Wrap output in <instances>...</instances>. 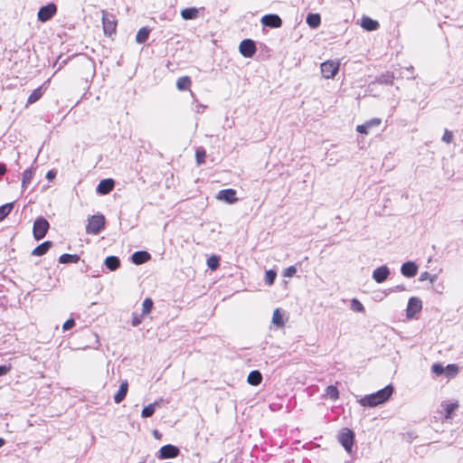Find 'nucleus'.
<instances>
[{"instance_id": "1", "label": "nucleus", "mask_w": 463, "mask_h": 463, "mask_svg": "<svg viewBox=\"0 0 463 463\" xmlns=\"http://www.w3.org/2000/svg\"><path fill=\"white\" fill-rule=\"evenodd\" d=\"M393 387L387 385L374 393L362 397L358 402L363 407H375L385 402L392 394Z\"/></svg>"}, {"instance_id": "2", "label": "nucleus", "mask_w": 463, "mask_h": 463, "mask_svg": "<svg viewBox=\"0 0 463 463\" xmlns=\"http://www.w3.org/2000/svg\"><path fill=\"white\" fill-rule=\"evenodd\" d=\"M105 227V218L102 214L92 215L88 220L86 232L99 234Z\"/></svg>"}, {"instance_id": "3", "label": "nucleus", "mask_w": 463, "mask_h": 463, "mask_svg": "<svg viewBox=\"0 0 463 463\" xmlns=\"http://www.w3.org/2000/svg\"><path fill=\"white\" fill-rule=\"evenodd\" d=\"M50 224L46 219L43 217L37 218L33 222V234L36 241H40L45 237Z\"/></svg>"}, {"instance_id": "4", "label": "nucleus", "mask_w": 463, "mask_h": 463, "mask_svg": "<svg viewBox=\"0 0 463 463\" xmlns=\"http://www.w3.org/2000/svg\"><path fill=\"white\" fill-rule=\"evenodd\" d=\"M354 440V433L348 428H344L338 434V441L348 452H352L353 445Z\"/></svg>"}, {"instance_id": "5", "label": "nucleus", "mask_w": 463, "mask_h": 463, "mask_svg": "<svg viewBox=\"0 0 463 463\" xmlns=\"http://www.w3.org/2000/svg\"><path fill=\"white\" fill-rule=\"evenodd\" d=\"M340 63L338 61H326L321 63V73L326 79H333L338 72Z\"/></svg>"}, {"instance_id": "6", "label": "nucleus", "mask_w": 463, "mask_h": 463, "mask_svg": "<svg viewBox=\"0 0 463 463\" xmlns=\"http://www.w3.org/2000/svg\"><path fill=\"white\" fill-rule=\"evenodd\" d=\"M57 13V6L51 3L47 5L42 6L38 11V20L40 22L45 23L49 21L52 17H53Z\"/></svg>"}, {"instance_id": "7", "label": "nucleus", "mask_w": 463, "mask_h": 463, "mask_svg": "<svg viewBox=\"0 0 463 463\" xmlns=\"http://www.w3.org/2000/svg\"><path fill=\"white\" fill-rule=\"evenodd\" d=\"M180 453V449L174 445L168 444L161 447L157 458L159 459L175 458Z\"/></svg>"}, {"instance_id": "8", "label": "nucleus", "mask_w": 463, "mask_h": 463, "mask_svg": "<svg viewBox=\"0 0 463 463\" xmlns=\"http://www.w3.org/2000/svg\"><path fill=\"white\" fill-rule=\"evenodd\" d=\"M239 50L243 57L251 58L256 52L255 43L250 39H245L241 42Z\"/></svg>"}, {"instance_id": "9", "label": "nucleus", "mask_w": 463, "mask_h": 463, "mask_svg": "<svg viewBox=\"0 0 463 463\" xmlns=\"http://www.w3.org/2000/svg\"><path fill=\"white\" fill-rule=\"evenodd\" d=\"M102 24L105 34L111 35L116 32L117 23L113 15L103 12Z\"/></svg>"}, {"instance_id": "10", "label": "nucleus", "mask_w": 463, "mask_h": 463, "mask_svg": "<svg viewBox=\"0 0 463 463\" xmlns=\"http://www.w3.org/2000/svg\"><path fill=\"white\" fill-rule=\"evenodd\" d=\"M422 308V303L418 298L412 297L409 299L406 315L408 317H413Z\"/></svg>"}, {"instance_id": "11", "label": "nucleus", "mask_w": 463, "mask_h": 463, "mask_svg": "<svg viewBox=\"0 0 463 463\" xmlns=\"http://www.w3.org/2000/svg\"><path fill=\"white\" fill-rule=\"evenodd\" d=\"M216 198L220 201H223L228 203H234L238 201L236 196V191L234 189H223L219 191L216 195Z\"/></svg>"}, {"instance_id": "12", "label": "nucleus", "mask_w": 463, "mask_h": 463, "mask_svg": "<svg viewBox=\"0 0 463 463\" xmlns=\"http://www.w3.org/2000/svg\"><path fill=\"white\" fill-rule=\"evenodd\" d=\"M381 118H373L370 120H367L365 123L362 125H358L356 127V131L361 134L368 135L372 128H378L381 125Z\"/></svg>"}, {"instance_id": "13", "label": "nucleus", "mask_w": 463, "mask_h": 463, "mask_svg": "<svg viewBox=\"0 0 463 463\" xmlns=\"http://www.w3.org/2000/svg\"><path fill=\"white\" fill-rule=\"evenodd\" d=\"M261 23L270 28H279L282 25V20L278 14H266L261 18Z\"/></svg>"}, {"instance_id": "14", "label": "nucleus", "mask_w": 463, "mask_h": 463, "mask_svg": "<svg viewBox=\"0 0 463 463\" xmlns=\"http://www.w3.org/2000/svg\"><path fill=\"white\" fill-rule=\"evenodd\" d=\"M389 275H390L389 268L387 266L383 265V266H381V267H378L377 269H375L373 271L372 277L377 283H383L387 279Z\"/></svg>"}, {"instance_id": "15", "label": "nucleus", "mask_w": 463, "mask_h": 463, "mask_svg": "<svg viewBox=\"0 0 463 463\" xmlns=\"http://www.w3.org/2000/svg\"><path fill=\"white\" fill-rule=\"evenodd\" d=\"M401 272L404 277L413 278L418 272V266L413 261H407L402 265Z\"/></svg>"}, {"instance_id": "16", "label": "nucleus", "mask_w": 463, "mask_h": 463, "mask_svg": "<svg viewBox=\"0 0 463 463\" xmlns=\"http://www.w3.org/2000/svg\"><path fill=\"white\" fill-rule=\"evenodd\" d=\"M114 188V181L112 179L101 180L97 186V193L99 194H108Z\"/></svg>"}, {"instance_id": "17", "label": "nucleus", "mask_w": 463, "mask_h": 463, "mask_svg": "<svg viewBox=\"0 0 463 463\" xmlns=\"http://www.w3.org/2000/svg\"><path fill=\"white\" fill-rule=\"evenodd\" d=\"M151 256L147 251H136L132 254V262L136 265L143 264L150 260Z\"/></svg>"}, {"instance_id": "18", "label": "nucleus", "mask_w": 463, "mask_h": 463, "mask_svg": "<svg viewBox=\"0 0 463 463\" xmlns=\"http://www.w3.org/2000/svg\"><path fill=\"white\" fill-rule=\"evenodd\" d=\"M128 390V383L127 381H124L123 383H121L118 391L114 395V402L116 403L121 402L126 398Z\"/></svg>"}, {"instance_id": "19", "label": "nucleus", "mask_w": 463, "mask_h": 463, "mask_svg": "<svg viewBox=\"0 0 463 463\" xmlns=\"http://www.w3.org/2000/svg\"><path fill=\"white\" fill-rule=\"evenodd\" d=\"M199 15V9L196 7H188L181 11V16L184 20L196 19Z\"/></svg>"}, {"instance_id": "20", "label": "nucleus", "mask_w": 463, "mask_h": 463, "mask_svg": "<svg viewBox=\"0 0 463 463\" xmlns=\"http://www.w3.org/2000/svg\"><path fill=\"white\" fill-rule=\"evenodd\" d=\"M52 246V242L50 241H46L43 242L42 244L38 245L34 250L32 251V255L33 256H43L50 250V248Z\"/></svg>"}, {"instance_id": "21", "label": "nucleus", "mask_w": 463, "mask_h": 463, "mask_svg": "<svg viewBox=\"0 0 463 463\" xmlns=\"http://www.w3.org/2000/svg\"><path fill=\"white\" fill-rule=\"evenodd\" d=\"M306 22L309 27L316 29L319 27L321 24V17L319 14L309 13L307 15Z\"/></svg>"}, {"instance_id": "22", "label": "nucleus", "mask_w": 463, "mask_h": 463, "mask_svg": "<svg viewBox=\"0 0 463 463\" xmlns=\"http://www.w3.org/2000/svg\"><path fill=\"white\" fill-rule=\"evenodd\" d=\"M105 266L111 271L118 269L120 266V260L116 256H109L105 259Z\"/></svg>"}, {"instance_id": "23", "label": "nucleus", "mask_w": 463, "mask_h": 463, "mask_svg": "<svg viewBox=\"0 0 463 463\" xmlns=\"http://www.w3.org/2000/svg\"><path fill=\"white\" fill-rule=\"evenodd\" d=\"M362 26L367 31H375L379 27V23L370 17L364 16L362 18Z\"/></svg>"}, {"instance_id": "24", "label": "nucleus", "mask_w": 463, "mask_h": 463, "mask_svg": "<svg viewBox=\"0 0 463 463\" xmlns=\"http://www.w3.org/2000/svg\"><path fill=\"white\" fill-rule=\"evenodd\" d=\"M247 381L250 385L257 386L261 383L262 375L257 370L251 371L248 375Z\"/></svg>"}, {"instance_id": "25", "label": "nucleus", "mask_w": 463, "mask_h": 463, "mask_svg": "<svg viewBox=\"0 0 463 463\" xmlns=\"http://www.w3.org/2000/svg\"><path fill=\"white\" fill-rule=\"evenodd\" d=\"M150 33V29L148 27H142L138 30L136 35V41L137 43H144L147 41Z\"/></svg>"}, {"instance_id": "26", "label": "nucleus", "mask_w": 463, "mask_h": 463, "mask_svg": "<svg viewBox=\"0 0 463 463\" xmlns=\"http://www.w3.org/2000/svg\"><path fill=\"white\" fill-rule=\"evenodd\" d=\"M283 317L281 310L279 308H276L273 312L272 323L278 327L284 326L285 321Z\"/></svg>"}, {"instance_id": "27", "label": "nucleus", "mask_w": 463, "mask_h": 463, "mask_svg": "<svg viewBox=\"0 0 463 463\" xmlns=\"http://www.w3.org/2000/svg\"><path fill=\"white\" fill-rule=\"evenodd\" d=\"M191 84H192V80H191L190 77L184 76V77H180L177 80V81H176V88L179 90H186L190 89Z\"/></svg>"}, {"instance_id": "28", "label": "nucleus", "mask_w": 463, "mask_h": 463, "mask_svg": "<svg viewBox=\"0 0 463 463\" xmlns=\"http://www.w3.org/2000/svg\"><path fill=\"white\" fill-rule=\"evenodd\" d=\"M80 260V256L77 254L64 253L60 256L59 262L62 264L77 263Z\"/></svg>"}, {"instance_id": "29", "label": "nucleus", "mask_w": 463, "mask_h": 463, "mask_svg": "<svg viewBox=\"0 0 463 463\" xmlns=\"http://www.w3.org/2000/svg\"><path fill=\"white\" fill-rule=\"evenodd\" d=\"M44 93V90L43 87H39L37 89H35L29 96L28 99H27V105L29 104H33L36 101H38L42 96L43 95Z\"/></svg>"}, {"instance_id": "30", "label": "nucleus", "mask_w": 463, "mask_h": 463, "mask_svg": "<svg viewBox=\"0 0 463 463\" xmlns=\"http://www.w3.org/2000/svg\"><path fill=\"white\" fill-rule=\"evenodd\" d=\"M458 366L455 364H448L446 367H444V373L448 378H454L458 373Z\"/></svg>"}, {"instance_id": "31", "label": "nucleus", "mask_w": 463, "mask_h": 463, "mask_svg": "<svg viewBox=\"0 0 463 463\" xmlns=\"http://www.w3.org/2000/svg\"><path fill=\"white\" fill-rule=\"evenodd\" d=\"M33 168L26 169L23 174L22 187L25 188L31 183L33 176Z\"/></svg>"}, {"instance_id": "32", "label": "nucleus", "mask_w": 463, "mask_h": 463, "mask_svg": "<svg viewBox=\"0 0 463 463\" xmlns=\"http://www.w3.org/2000/svg\"><path fill=\"white\" fill-rule=\"evenodd\" d=\"M393 80H394V75L391 72H386V73L380 75L376 79V81L381 84H392Z\"/></svg>"}, {"instance_id": "33", "label": "nucleus", "mask_w": 463, "mask_h": 463, "mask_svg": "<svg viewBox=\"0 0 463 463\" xmlns=\"http://www.w3.org/2000/svg\"><path fill=\"white\" fill-rule=\"evenodd\" d=\"M14 203H8L0 206V222L3 221L13 210Z\"/></svg>"}, {"instance_id": "34", "label": "nucleus", "mask_w": 463, "mask_h": 463, "mask_svg": "<svg viewBox=\"0 0 463 463\" xmlns=\"http://www.w3.org/2000/svg\"><path fill=\"white\" fill-rule=\"evenodd\" d=\"M153 300L150 298H145L142 303V316L148 315L153 308Z\"/></svg>"}, {"instance_id": "35", "label": "nucleus", "mask_w": 463, "mask_h": 463, "mask_svg": "<svg viewBox=\"0 0 463 463\" xmlns=\"http://www.w3.org/2000/svg\"><path fill=\"white\" fill-rule=\"evenodd\" d=\"M326 395L331 400L335 401L339 397V392L334 385H328L326 389Z\"/></svg>"}, {"instance_id": "36", "label": "nucleus", "mask_w": 463, "mask_h": 463, "mask_svg": "<svg viewBox=\"0 0 463 463\" xmlns=\"http://www.w3.org/2000/svg\"><path fill=\"white\" fill-rule=\"evenodd\" d=\"M445 410V418L449 419L451 417L452 412L458 408L457 402H447L443 405Z\"/></svg>"}, {"instance_id": "37", "label": "nucleus", "mask_w": 463, "mask_h": 463, "mask_svg": "<svg viewBox=\"0 0 463 463\" xmlns=\"http://www.w3.org/2000/svg\"><path fill=\"white\" fill-rule=\"evenodd\" d=\"M156 411L155 404H148L147 406H145L141 411V416L143 418H149L151 417Z\"/></svg>"}, {"instance_id": "38", "label": "nucleus", "mask_w": 463, "mask_h": 463, "mask_svg": "<svg viewBox=\"0 0 463 463\" xmlns=\"http://www.w3.org/2000/svg\"><path fill=\"white\" fill-rule=\"evenodd\" d=\"M351 309L354 312L364 313V305L356 298H353L351 300Z\"/></svg>"}, {"instance_id": "39", "label": "nucleus", "mask_w": 463, "mask_h": 463, "mask_svg": "<svg viewBox=\"0 0 463 463\" xmlns=\"http://www.w3.org/2000/svg\"><path fill=\"white\" fill-rule=\"evenodd\" d=\"M220 265V260L217 256H212L207 260V266L212 270L216 269Z\"/></svg>"}, {"instance_id": "40", "label": "nucleus", "mask_w": 463, "mask_h": 463, "mask_svg": "<svg viewBox=\"0 0 463 463\" xmlns=\"http://www.w3.org/2000/svg\"><path fill=\"white\" fill-rule=\"evenodd\" d=\"M276 277H277L276 271H274L273 269H269L265 273V282L269 286H270L274 283Z\"/></svg>"}, {"instance_id": "41", "label": "nucleus", "mask_w": 463, "mask_h": 463, "mask_svg": "<svg viewBox=\"0 0 463 463\" xmlns=\"http://www.w3.org/2000/svg\"><path fill=\"white\" fill-rule=\"evenodd\" d=\"M195 156H196V162L198 165L203 164L205 161V157H206L205 150L203 148L197 149L196 153H195Z\"/></svg>"}, {"instance_id": "42", "label": "nucleus", "mask_w": 463, "mask_h": 463, "mask_svg": "<svg viewBox=\"0 0 463 463\" xmlns=\"http://www.w3.org/2000/svg\"><path fill=\"white\" fill-rule=\"evenodd\" d=\"M437 277L436 275H430L429 272L424 271L420 274L419 280L424 281L429 279L431 283H433L436 280Z\"/></svg>"}, {"instance_id": "43", "label": "nucleus", "mask_w": 463, "mask_h": 463, "mask_svg": "<svg viewBox=\"0 0 463 463\" xmlns=\"http://www.w3.org/2000/svg\"><path fill=\"white\" fill-rule=\"evenodd\" d=\"M431 372L437 375L444 373V367L441 364H434L431 366Z\"/></svg>"}, {"instance_id": "44", "label": "nucleus", "mask_w": 463, "mask_h": 463, "mask_svg": "<svg viewBox=\"0 0 463 463\" xmlns=\"http://www.w3.org/2000/svg\"><path fill=\"white\" fill-rule=\"evenodd\" d=\"M297 272V269L295 266H289L288 268H287L286 269H284L283 271V276L284 277H293Z\"/></svg>"}, {"instance_id": "45", "label": "nucleus", "mask_w": 463, "mask_h": 463, "mask_svg": "<svg viewBox=\"0 0 463 463\" xmlns=\"http://www.w3.org/2000/svg\"><path fill=\"white\" fill-rule=\"evenodd\" d=\"M143 317L144 316H142V314L141 315L134 314L133 318H132V326H137L138 325H140L142 322Z\"/></svg>"}, {"instance_id": "46", "label": "nucleus", "mask_w": 463, "mask_h": 463, "mask_svg": "<svg viewBox=\"0 0 463 463\" xmlns=\"http://www.w3.org/2000/svg\"><path fill=\"white\" fill-rule=\"evenodd\" d=\"M75 326V321L72 318L68 319L62 326V329L67 331Z\"/></svg>"}, {"instance_id": "47", "label": "nucleus", "mask_w": 463, "mask_h": 463, "mask_svg": "<svg viewBox=\"0 0 463 463\" xmlns=\"http://www.w3.org/2000/svg\"><path fill=\"white\" fill-rule=\"evenodd\" d=\"M452 139H453L452 132L446 130L442 137V140L446 143H450L452 141Z\"/></svg>"}, {"instance_id": "48", "label": "nucleus", "mask_w": 463, "mask_h": 463, "mask_svg": "<svg viewBox=\"0 0 463 463\" xmlns=\"http://www.w3.org/2000/svg\"><path fill=\"white\" fill-rule=\"evenodd\" d=\"M165 403V401L163 398H160L155 401L152 404H155V408H160L163 404Z\"/></svg>"}, {"instance_id": "49", "label": "nucleus", "mask_w": 463, "mask_h": 463, "mask_svg": "<svg viewBox=\"0 0 463 463\" xmlns=\"http://www.w3.org/2000/svg\"><path fill=\"white\" fill-rule=\"evenodd\" d=\"M56 176V172L54 170H50L46 174V178L49 181H52Z\"/></svg>"}, {"instance_id": "50", "label": "nucleus", "mask_w": 463, "mask_h": 463, "mask_svg": "<svg viewBox=\"0 0 463 463\" xmlns=\"http://www.w3.org/2000/svg\"><path fill=\"white\" fill-rule=\"evenodd\" d=\"M9 371V367L5 366V365H1L0 366V376H3L5 374H6Z\"/></svg>"}, {"instance_id": "51", "label": "nucleus", "mask_w": 463, "mask_h": 463, "mask_svg": "<svg viewBox=\"0 0 463 463\" xmlns=\"http://www.w3.org/2000/svg\"><path fill=\"white\" fill-rule=\"evenodd\" d=\"M204 109H205V106L202 105V104H196V106H195V111L197 113H203Z\"/></svg>"}, {"instance_id": "52", "label": "nucleus", "mask_w": 463, "mask_h": 463, "mask_svg": "<svg viewBox=\"0 0 463 463\" xmlns=\"http://www.w3.org/2000/svg\"><path fill=\"white\" fill-rule=\"evenodd\" d=\"M6 173V166L5 164L0 163V175H4Z\"/></svg>"}, {"instance_id": "53", "label": "nucleus", "mask_w": 463, "mask_h": 463, "mask_svg": "<svg viewBox=\"0 0 463 463\" xmlns=\"http://www.w3.org/2000/svg\"><path fill=\"white\" fill-rule=\"evenodd\" d=\"M405 289L403 285L396 286L393 291H403Z\"/></svg>"}, {"instance_id": "54", "label": "nucleus", "mask_w": 463, "mask_h": 463, "mask_svg": "<svg viewBox=\"0 0 463 463\" xmlns=\"http://www.w3.org/2000/svg\"><path fill=\"white\" fill-rule=\"evenodd\" d=\"M5 445V439L0 438V448H2Z\"/></svg>"}, {"instance_id": "55", "label": "nucleus", "mask_w": 463, "mask_h": 463, "mask_svg": "<svg viewBox=\"0 0 463 463\" xmlns=\"http://www.w3.org/2000/svg\"><path fill=\"white\" fill-rule=\"evenodd\" d=\"M412 69H413L412 67H407V68H405V70H406L407 71H411V70H412Z\"/></svg>"}]
</instances>
